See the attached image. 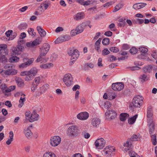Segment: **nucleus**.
I'll list each match as a JSON object with an SVG mask.
<instances>
[{
	"instance_id": "obj_1",
	"label": "nucleus",
	"mask_w": 157,
	"mask_h": 157,
	"mask_svg": "<svg viewBox=\"0 0 157 157\" xmlns=\"http://www.w3.org/2000/svg\"><path fill=\"white\" fill-rule=\"evenodd\" d=\"M143 98L139 95L135 97L132 103L129 105V108L133 109L136 107L140 108L142 105Z\"/></svg>"
},
{
	"instance_id": "obj_2",
	"label": "nucleus",
	"mask_w": 157,
	"mask_h": 157,
	"mask_svg": "<svg viewBox=\"0 0 157 157\" xmlns=\"http://www.w3.org/2000/svg\"><path fill=\"white\" fill-rule=\"evenodd\" d=\"M67 133L69 136H76L78 134V127L76 125H71L68 128Z\"/></svg>"
},
{
	"instance_id": "obj_3",
	"label": "nucleus",
	"mask_w": 157,
	"mask_h": 157,
	"mask_svg": "<svg viewBox=\"0 0 157 157\" xmlns=\"http://www.w3.org/2000/svg\"><path fill=\"white\" fill-rule=\"evenodd\" d=\"M19 44L17 46V47H13L12 48V54L13 55H18L20 54L23 48V47L20 45L21 43L22 44L24 43L25 42L23 40H21L18 41Z\"/></svg>"
},
{
	"instance_id": "obj_4",
	"label": "nucleus",
	"mask_w": 157,
	"mask_h": 157,
	"mask_svg": "<svg viewBox=\"0 0 157 157\" xmlns=\"http://www.w3.org/2000/svg\"><path fill=\"white\" fill-rule=\"evenodd\" d=\"M63 81L65 84L68 87H69L73 83V79L71 74H66L63 78Z\"/></svg>"
},
{
	"instance_id": "obj_5",
	"label": "nucleus",
	"mask_w": 157,
	"mask_h": 157,
	"mask_svg": "<svg viewBox=\"0 0 157 157\" xmlns=\"http://www.w3.org/2000/svg\"><path fill=\"white\" fill-rule=\"evenodd\" d=\"M61 141V138L58 136H54L50 140L51 145L53 147H56L60 144Z\"/></svg>"
},
{
	"instance_id": "obj_6",
	"label": "nucleus",
	"mask_w": 157,
	"mask_h": 157,
	"mask_svg": "<svg viewBox=\"0 0 157 157\" xmlns=\"http://www.w3.org/2000/svg\"><path fill=\"white\" fill-rule=\"evenodd\" d=\"M105 141L103 138L98 139L95 142V145L96 148L98 149H102L105 146Z\"/></svg>"
},
{
	"instance_id": "obj_7",
	"label": "nucleus",
	"mask_w": 157,
	"mask_h": 157,
	"mask_svg": "<svg viewBox=\"0 0 157 157\" xmlns=\"http://www.w3.org/2000/svg\"><path fill=\"white\" fill-rule=\"evenodd\" d=\"M42 78L40 76H38L35 77L32 84L31 87V91L34 92L37 87L39 84Z\"/></svg>"
},
{
	"instance_id": "obj_8",
	"label": "nucleus",
	"mask_w": 157,
	"mask_h": 157,
	"mask_svg": "<svg viewBox=\"0 0 157 157\" xmlns=\"http://www.w3.org/2000/svg\"><path fill=\"white\" fill-rule=\"evenodd\" d=\"M124 87V83L122 82H117L113 83L112 85V89L115 91H119L122 90Z\"/></svg>"
},
{
	"instance_id": "obj_9",
	"label": "nucleus",
	"mask_w": 157,
	"mask_h": 157,
	"mask_svg": "<svg viewBox=\"0 0 157 157\" xmlns=\"http://www.w3.org/2000/svg\"><path fill=\"white\" fill-rule=\"evenodd\" d=\"M70 37L69 35H65L61 36L56 39L55 41V43L56 44L61 43L70 40Z\"/></svg>"
},
{
	"instance_id": "obj_10",
	"label": "nucleus",
	"mask_w": 157,
	"mask_h": 157,
	"mask_svg": "<svg viewBox=\"0 0 157 157\" xmlns=\"http://www.w3.org/2000/svg\"><path fill=\"white\" fill-rule=\"evenodd\" d=\"M41 39L40 38H38L33 42H30L26 44V45L28 47H33L34 46L40 44L41 42Z\"/></svg>"
},
{
	"instance_id": "obj_11",
	"label": "nucleus",
	"mask_w": 157,
	"mask_h": 157,
	"mask_svg": "<svg viewBox=\"0 0 157 157\" xmlns=\"http://www.w3.org/2000/svg\"><path fill=\"white\" fill-rule=\"evenodd\" d=\"M105 115L107 116L108 118L112 119L115 118L117 116V113L113 109L109 110L105 113Z\"/></svg>"
},
{
	"instance_id": "obj_12",
	"label": "nucleus",
	"mask_w": 157,
	"mask_h": 157,
	"mask_svg": "<svg viewBox=\"0 0 157 157\" xmlns=\"http://www.w3.org/2000/svg\"><path fill=\"white\" fill-rule=\"evenodd\" d=\"M68 53L70 56H71V58L73 57H78V50L77 49H75L72 48L70 49L68 52Z\"/></svg>"
},
{
	"instance_id": "obj_13",
	"label": "nucleus",
	"mask_w": 157,
	"mask_h": 157,
	"mask_svg": "<svg viewBox=\"0 0 157 157\" xmlns=\"http://www.w3.org/2000/svg\"><path fill=\"white\" fill-rule=\"evenodd\" d=\"M39 117V115L37 114L35 110H33L31 116L30 117L29 121L30 122H32L38 120Z\"/></svg>"
},
{
	"instance_id": "obj_14",
	"label": "nucleus",
	"mask_w": 157,
	"mask_h": 157,
	"mask_svg": "<svg viewBox=\"0 0 157 157\" xmlns=\"http://www.w3.org/2000/svg\"><path fill=\"white\" fill-rule=\"evenodd\" d=\"M89 117V114L86 112L79 113V119L81 120H87Z\"/></svg>"
},
{
	"instance_id": "obj_15",
	"label": "nucleus",
	"mask_w": 157,
	"mask_h": 157,
	"mask_svg": "<svg viewBox=\"0 0 157 157\" xmlns=\"http://www.w3.org/2000/svg\"><path fill=\"white\" fill-rule=\"evenodd\" d=\"M147 4L144 3H138L134 4L133 6V8L135 10H139L145 7Z\"/></svg>"
},
{
	"instance_id": "obj_16",
	"label": "nucleus",
	"mask_w": 157,
	"mask_h": 157,
	"mask_svg": "<svg viewBox=\"0 0 157 157\" xmlns=\"http://www.w3.org/2000/svg\"><path fill=\"white\" fill-rule=\"evenodd\" d=\"M101 122L100 120L97 118H94L91 121V124L94 127H98L99 126Z\"/></svg>"
},
{
	"instance_id": "obj_17",
	"label": "nucleus",
	"mask_w": 157,
	"mask_h": 157,
	"mask_svg": "<svg viewBox=\"0 0 157 157\" xmlns=\"http://www.w3.org/2000/svg\"><path fill=\"white\" fill-rule=\"evenodd\" d=\"M153 67L151 65H148L144 66L143 68V72L145 73H149L151 72Z\"/></svg>"
},
{
	"instance_id": "obj_18",
	"label": "nucleus",
	"mask_w": 157,
	"mask_h": 157,
	"mask_svg": "<svg viewBox=\"0 0 157 157\" xmlns=\"http://www.w3.org/2000/svg\"><path fill=\"white\" fill-rule=\"evenodd\" d=\"M139 79L142 83L146 82L149 79V77L145 74H143L139 77Z\"/></svg>"
},
{
	"instance_id": "obj_19",
	"label": "nucleus",
	"mask_w": 157,
	"mask_h": 157,
	"mask_svg": "<svg viewBox=\"0 0 157 157\" xmlns=\"http://www.w3.org/2000/svg\"><path fill=\"white\" fill-rule=\"evenodd\" d=\"M15 81L17 86L19 87H23L24 86V81L21 78H18L15 79Z\"/></svg>"
},
{
	"instance_id": "obj_20",
	"label": "nucleus",
	"mask_w": 157,
	"mask_h": 157,
	"mask_svg": "<svg viewBox=\"0 0 157 157\" xmlns=\"http://www.w3.org/2000/svg\"><path fill=\"white\" fill-rule=\"evenodd\" d=\"M37 30L38 31L39 34L41 37H44L46 35V32L42 29L40 26H38L37 27Z\"/></svg>"
},
{
	"instance_id": "obj_21",
	"label": "nucleus",
	"mask_w": 157,
	"mask_h": 157,
	"mask_svg": "<svg viewBox=\"0 0 157 157\" xmlns=\"http://www.w3.org/2000/svg\"><path fill=\"white\" fill-rule=\"evenodd\" d=\"M101 40V38H99L98 40L94 44L95 49L98 52L100 51L99 50V49L100 47V44Z\"/></svg>"
},
{
	"instance_id": "obj_22",
	"label": "nucleus",
	"mask_w": 157,
	"mask_h": 157,
	"mask_svg": "<svg viewBox=\"0 0 157 157\" xmlns=\"http://www.w3.org/2000/svg\"><path fill=\"white\" fill-rule=\"evenodd\" d=\"M38 72V70L36 67H33L29 71V74L32 75L33 77L35 76Z\"/></svg>"
},
{
	"instance_id": "obj_23",
	"label": "nucleus",
	"mask_w": 157,
	"mask_h": 157,
	"mask_svg": "<svg viewBox=\"0 0 157 157\" xmlns=\"http://www.w3.org/2000/svg\"><path fill=\"white\" fill-rule=\"evenodd\" d=\"M115 150V149L113 148V150L111 149H109L108 150L106 151H105V150H104L103 151L105 153V155H107V157H109L113 155V154H114L113 152H114Z\"/></svg>"
},
{
	"instance_id": "obj_24",
	"label": "nucleus",
	"mask_w": 157,
	"mask_h": 157,
	"mask_svg": "<svg viewBox=\"0 0 157 157\" xmlns=\"http://www.w3.org/2000/svg\"><path fill=\"white\" fill-rule=\"evenodd\" d=\"M24 133L25 136L27 138L31 137L33 134L32 132L29 128H27L26 129L24 130Z\"/></svg>"
},
{
	"instance_id": "obj_25",
	"label": "nucleus",
	"mask_w": 157,
	"mask_h": 157,
	"mask_svg": "<svg viewBox=\"0 0 157 157\" xmlns=\"http://www.w3.org/2000/svg\"><path fill=\"white\" fill-rule=\"evenodd\" d=\"M34 61V59L33 58H31L29 59L28 58H24L23 59V61L24 62H25L27 66H29L31 65Z\"/></svg>"
},
{
	"instance_id": "obj_26",
	"label": "nucleus",
	"mask_w": 157,
	"mask_h": 157,
	"mask_svg": "<svg viewBox=\"0 0 157 157\" xmlns=\"http://www.w3.org/2000/svg\"><path fill=\"white\" fill-rule=\"evenodd\" d=\"M40 55L37 58V61H40V59H41V56H45L47 53L48 52H46V51L44 49H43L42 48H41L40 49Z\"/></svg>"
},
{
	"instance_id": "obj_27",
	"label": "nucleus",
	"mask_w": 157,
	"mask_h": 157,
	"mask_svg": "<svg viewBox=\"0 0 157 157\" xmlns=\"http://www.w3.org/2000/svg\"><path fill=\"white\" fill-rule=\"evenodd\" d=\"M129 116L128 114L127 113H122L120 115V119L121 121H124Z\"/></svg>"
},
{
	"instance_id": "obj_28",
	"label": "nucleus",
	"mask_w": 157,
	"mask_h": 157,
	"mask_svg": "<svg viewBox=\"0 0 157 157\" xmlns=\"http://www.w3.org/2000/svg\"><path fill=\"white\" fill-rule=\"evenodd\" d=\"M13 134L12 131H10L9 132V137L6 141V144L9 145H10L13 140Z\"/></svg>"
},
{
	"instance_id": "obj_29",
	"label": "nucleus",
	"mask_w": 157,
	"mask_h": 157,
	"mask_svg": "<svg viewBox=\"0 0 157 157\" xmlns=\"http://www.w3.org/2000/svg\"><path fill=\"white\" fill-rule=\"evenodd\" d=\"M50 4V2L48 1H45L43 2L40 6V9H42L43 7H44V9L46 10L49 6V5Z\"/></svg>"
},
{
	"instance_id": "obj_30",
	"label": "nucleus",
	"mask_w": 157,
	"mask_h": 157,
	"mask_svg": "<svg viewBox=\"0 0 157 157\" xmlns=\"http://www.w3.org/2000/svg\"><path fill=\"white\" fill-rule=\"evenodd\" d=\"M132 141L129 139H128L126 143H124V146L129 148H131L132 147Z\"/></svg>"
},
{
	"instance_id": "obj_31",
	"label": "nucleus",
	"mask_w": 157,
	"mask_h": 157,
	"mask_svg": "<svg viewBox=\"0 0 157 157\" xmlns=\"http://www.w3.org/2000/svg\"><path fill=\"white\" fill-rule=\"evenodd\" d=\"M0 88L1 89L2 92L5 94L6 95V93H8V87L6 84H2L0 86Z\"/></svg>"
},
{
	"instance_id": "obj_32",
	"label": "nucleus",
	"mask_w": 157,
	"mask_h": 157,
	"mask_svg": "<svg viewBox=\"0 0 157 157\" xmlns=\"http://www.w3.org/2000/svg\"><path fill=\"white\" fill-rule=\"evenodd\" d=\"M155 124L153 123H151L149 126V131L151 135H152L155 130Z\"/></svg>"
},
{
	"instance_id": "obj_33",
	"label": "nucleus",
	"mask_w": 157,
	"mask_h": 157,
	"mask_svg": "<svg viewBox=\"0 0 157 157\" xmlns=\"http://www.w3.org/2000/svg\"><path fill=\"white\" fill-rule=\"evenodd\" d=\"M137 115H135L132 117L129 118L128 119V123L130 124H133L136 121V119L137 118Z\"/></svg>"
},
{
	"instance_id": "obj_34",
	"label": "nucleus",
	"mask_w": 157,
	"mask_h": 157,
	"mask_svg": "<svg viewBox=\"0 0 157 157\" xmlns=\"http://www.w3.org/2000/svg\"><path fill=\"white\" fill-rule=\"evenodd\" d=\"M43 157H56L55 155L52 152H47L45 153Z\"/></svg>"
},
{
	"instance_id": "obj_35",
	"label": "nucleus",
	"mask_w": 157,
	"mask_h": 157,
	"mask_svg": "<svg viewBox=\"0 0 157 157\" xmlns=\"http://www.w3.org/2000/svg\"><path fill=\"white\" fill-rule=\"evenodd\" d=\"M129 139L132 142H133L139 140H140V138L139 137V135L134 134Z\"/></svg>"
},
{
	"instance_id": "obj_36",
	"label": "nucleus",
	"mask_w": 157,
	"mask_h": 157,
	"mask_svg": "<svg viewBox=\"0 0 157 157\" xmlns=\"http://www.w3.org/2000/svg\"><path fill=\"white\" fill-rule=\"evenodd\" d=\"M151 140L152 144L155 145L157 144V142L156 141V134H154L153 135H151Z\"/></svg>"
},
{
	"instance_id": "obj_37",
	"label": "nucleus",
	"mask_w": 157,
	"mask_h": 157,
	"mask_svg": "<svg viewBox=\"0 0 157 157\" xmlns=\"http://www.w3.org/2000/svg\"><path fill=\"white\" fill-rule=\"evenodd\" d=\"M48 84H45L43 86L40 88V94H42L46 90H47L48 88Z\"/></svg>"
},
{
	"instance_id": "obj_38",
	"label": "nucleus",
	"mask_w": 157,
	"mask_h": 157,
	"mask_svg": "<svg viewBox=\"0 0 157 157\" xmlns=\"http://www.w3.org/2000/svg\"><path fill=\"white\" fill-rule=\"evenodd\" d=\"M53 64L52 63H47L45 64L41 65L40 66V67L43 68H49L53 66Z\"/></svg>"
},
{
	"instance_id": "obj_39",
	"label": "nucleus",
	"mask_w": 157,
	"mask_h": 157,
	"mask_svg": "<svg viewBox=\"0 0 157 157\" xmlns=\"http://www.w3.org/2000/svg\"><path fill=\"white\" fill-rule=\"evenodd\" d=\"M139 49L140 51L144 55L146 54L148 51V49L147 48L144 47H139Z\"/></svg>"
},
{
	"instance_id": "obj_40",
	"label": "nucleus",
	"mask_w": 157,
	"mask_h": 157,
	"mask_svg": "<svg viewBox=\"0 0 157 157\" xmlns=\"http://www.w3.org/2000/svg\"><path fill=\"white\" fill-rule=\"evenodd\" d=\"M78 26H77L75 29L72 30L71 32V34L72 36H74L77 34L78 32Z\"/></svg>"
},
{
	"instance_id": "obj_41",
	"label": "nucleus",
	"mask_w": 157,
	"mask_h": 157,
	"mask_svg": "<svg viewBox=\"0 0 157 157\" xmlns=\"http://www.w3.org/2000/svg\"><path fill=\"white\" fill-rule=\"evenodd\" d=\"M84 6H87L89 5L90 4H93L94 3H96L97 1H92V0H88L84 2Z\"/></svg>"
},
{
	"instance_id": "obj_42",
	"label": "nucleus",
	"mask_w": 157,
	"mask_h": 157,
	"mask_svg": "<svg viewBox=\"0 0 157 157\" xmlns=\"http://www.w3.org/2000/svg\"><path fill=\"white\" fill-rule=\"evenodd\" d=\"M153 114L151 108H148L147 109V118H151L152 117Z\"/></svg>"
},
{
	"instance_id": "obj_43",
	"label": "nucleus",
	"mask_w": 157,
	"mask_h": 157,
	"mask_svg": "<svg viewBox=\"0 0 157 157\" xmlns=\"http://www.w3.org/2000/svg\"><path fill=\"white\" fill-rule=\"evenodd\" d=\"M41 48L48 52L50 49V46L48 44L45 43L43 44V47Z\"/></svg>"
},
{
	"instance_id": "obj_44",
	"label": "nucleus",
	"mask_w": 157,
	"mask_h": 157,
	"mask_svg": "<svg viewBox=\"0 0 157 157\" xmlns=\"http://www.w3.org/2000/svg\"><path fill=\"white\" fill-rule=\"evenodd\" d=\"M28 25L26 23H23L20 24L19 25L18 28L20 29H26Z\"/></svg>"
},
{
	"instance_id": "obj_45",
	"label": "nucleus",
	"mask_w": 157,
	"mask_h": 157,
	"mask_svg": "<svg viewBox=\"0 0 157 157\" xmlns=\"http://www.w3.org/2000/svg\"><path fill=\"white\" fill-rule=\"evenodd\" d=\"M110 40L108 38H105L103 39L102 41L103 44L105 45H107L109 44Z\"/></svg>"
},
{
	"instance_id": "obj_46",
	"label": "nucleus",
	"mask_w": 157,
	"mask_h": 157,
	"mask_svg": "<svg viewBox=\"0 0 157 157\" xmlns=\"http://www.w3.org/2000/svg\"><path fill=\"white\" fill-rule=\"evenodd\" d=\"M7 59L5 55H1L0 56V62L2 63H5L7 62Z\"/></svg>"
},
{
	"instance_id": "obj_47",
	"label": "nucleus",
	"mask_w": 157,
	"mask_h": 157,
	"mask_svg": "<svg viewBox=\"0 0 157 157\" xmlns=\"http://www.w3.org/2000/svg\"><path fill=\"white\" fill-rule=\"evenodd\" d=\"M25 100V98H22L21 97L19 100V102L20 104L18 105V107H21L24 104V102Z\"/></svg>"
},
{
	"instance_id": "obj_48",
	"label": "nucleus",
	"mask_w": 157,
	"mask_h": 157,
	"mask_svg": "<svg viewBox=\"0 0 157 157\" xmlns=\"http://www.w3.org/2000/svg\"><path fill=\"white\" fill-rule=\"evenodd\" d=\"M110 53L109 51L107 48H104L102 51V55L105 56L108 55Z\"/></svg>"
},
{
	"instance_id": "obj_49",
	"label": "nucleus",
	"mask_w": 157,
	"mask_h": 157,
	"mask_svg": "<svg viewBox=\"0 0 157 157\" xmlns=\"http://www.w3.org/2000/svg\"><path fill=\"white\" fill-rule=\"evenodd\" d=\"M132 54H136L138 51L137 49L135 47H132L129 51Z\"/></svg>"
},
{
	"instance_id": "obj_50",
	"label": "nucleus",
	"mask_w": 157,
	"mask_h": 157,
	"mask_svg": "<svg viewBox=\"0 0 157 157\" xmlns=\"http://www.w3.org/2000/svg\"><path fill=\"white\" fill-rule=\"evenodd\" d=\"M19 60V58L16 56H13L10 59L11 62H17Z\"/></svg>"
},
{
	"instance_id": "obj_51",
	"label": "nucleus",
	"mask_w": 157,
	"mask_h": 157,
	"mask_svg": "<svg viewBox=\"0 0 157 157\" xmlns=\"http://www.w3.org/2000/svg\"><path fill=\"white\" fill-rule=\"evenodd\" d=\"M34 30L32 28L29 29L28 30V32L29 34L32 36H34L36 35V33L34 32Z\"/></svg>"
},
{
	"instance_id": "obj_52",
	"label": "nucleus",
	"mask_w": 157,
	"mask_h": 157,
	"mask_svg": "<svg viewBox=\"0 0 157 157\" xmlns=\"http://www.w3.org/2000/svg\"><path fill=\"white\" fill-rule=\"evenodd\" d=\"M0 51V55H7L8 53V52L7 51V48H5L3 49Z\"/></svg>"
},
{
	"instance_id": "obj_53",
	"label": "nucleus",
	"mask_w": 157,
	"mask_h": 157,
	"mask_svg": "<svg viewBox=\"0 0 157 157\" xmlns=\"http://www.w3.org/2000/svg\"><path fill=\"white\" fill-rule=\"evenodd\" d=\"M123 6L122 4H118L114 8V9L113 11V12H116L119 10L121 8H122Z\"/></svg>"
},
{
	"instance_id": "obj_54",
	"label": "nucleus",
	"mask_w": 157,
	"mask_h": 157,
	"mask_svg": "<svg viewBox=\"0 0 157 157\" xmlns=\"http://www.w3.org/2000/svg\"><path fill=\"white\" fill-rule=\"evenodd\" d=\"M110 51L113 52H117L119 51V49L115 47H111L109 49Z\"/></svg>"
},
{
	"instance_id": "obj_55",
	"label": "nucleus",
	"mask_w": 157,
	"mask_h": 157,
	"mask_svg": "<svg viewBox=\"0 0 157 157\" xmlns=\"http://www.w3.org/2000/svg\"><path fill=\"white\" fill-rule=\"evenodd\" d=\"M33 78L32 76L29 74V75L26 76L25 79L26 81H28L31 80Z\"/></svg>"
},
{
	"instance_id": "obj_56",
	"label": "nucleus",
	"mask_w": 157,
	"mask_h": 157,
	"mask_svg": "<svg viewBox=\"0 0 157 157\" xmlns=\"http://www.w3.org/2000/svg\"><path fill=\"white\" fill-rule=\"evenodd\" d=\"M78 58L77 57H73V58H71V61L70 62V65H73L75 61L77 60Z\"/></svg>"
},
{
	"instance_id": "obj_57",
	"label": "nucleus",
	"mask_w": 157,
	"mask_h": 157,
	"mask_svg": "<svg viewBox=\"0 0 157 157\" xmlns=\"http://www.w3.org/2000/svg\"><path fill=\"white\" fill-rule=\"evenodd\" d=\"M104 107L107 109L110 108L111 106V104L109 101H107L104 103Z\"/></svg>"
},
{
	"instance_id": "obj_58",
	"label": "nucleus",
	"mask_w": 157,
	"mask_h": 157,
	"mask_svg": "<svg viewBox=\"0 0 157 157\" xmlns=\"http://www.w3.org/2000/svg\"><path fill=\"white\" fill-rule=\"evenodd\" d=\"M135 22L136 24H141L144 23V20L142 19L137 18L135 20Z\"/></svg>"
},
{
	"instance_id": "obj_59",
	"label": "nucleus",
	"mask_w": 157,
	"mask_h": 157,
	"mask_svg": "<svg viewBox=\"0 0 157 157\" xmlns=\"http://www.w3.org/2000/svg\"><path fill=\"white\" fill-rule=\"evenodd\" d=\"M109 99L110 100H111L114 99L116 96V95L115 94H113L112 93H111L109 95Z\"/></svg>"
},
{
	"instance_id": "obj_60",
	"label": "nucleus",
	"mask_w": 157,
	"mask_h": 157,
	"mask_svg": "<svg viewBox=\"0 0 157 157\" xmlns=\"http://www.w3.org/2000/svg\"><path fill=\"white\" fill-rule=\"evenodd\" d=\"M15 88L16 86H10L9 88H8V93L13 91L15 89Z\"/></svg>"
},
{
	"instance_id": "obj_61",
	"label": "nucleus",
	"mask_w": 157,
	"mask_h": 157,
	"mask_svg": "<svg viewBox=\"0 0 157 157\" xmlns=\"http://www.w3.org/2000/svg\"><path fill=\"white\" fill-rule=\"evenodd\" d=\"M85 17V14L84 12H79V20L83 19Z\"/></svg>"
},
{
	"instance_id": "obj_62",
	"label": "nucleus",
	"mask_w": 157,
	"mask_h": 157,
	"mask_svg": "<svg viewBox=\"0 0 157 157\" xmlns=\"http://www.w3.org/2000/svg\"><path fill=\"white\" fill-rule=\"evenodd\" d=\"M113 3V2L112 1H110L105 3L103 5V6L104 7L108 8Z\"/></svg>"
},
{
	"instance_id": "obj_63",
	"label": "nucleus",
	"mask_w": 157,
	"mask_h": 157,
	"mask_svg": "<svg viewBox=\"0 0 157 157\" xmlns=\"http://www.w3.org/2000/svg\"><path fill=\"white\" fill-rule=\"evenodd\" d=\"M5 105L9 108H10L12 106V104L9 101H6L5 103Z\"/></svg>"
},
{
	"instance_id": "obj_64",
	"label": "nucleus",
	"mask_w": 157,
	"mask_h": 157,
	"mask_svg": "<svg viewBox=\"0 0 157 157\" xmlns=\"http://www.w3.org/2000/svg\"><path fill=\"white\" fill-rule=\"evenodd\" d=\"M129 48V45L127 44H124L122 46V49L123 50H128Z\"/></svg>"
}]
</instances>
